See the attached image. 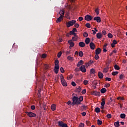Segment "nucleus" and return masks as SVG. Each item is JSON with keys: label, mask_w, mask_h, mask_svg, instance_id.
Wrapping results in <instances>:
<instances>
[{"label": "nucleus", "mask_w": 127, "mask_h": 127, "mask_svg": "<svg viewBox=\"0 0 127 127\" xmlns=\"http://www.w3.org/2000/svg\"><path fill=\"white\" fill-rule=\"evenodd\" d=\"M72 103H71V105L72 106H74V105H80L81 104V102L79 101V98L74 96L72 98Z\"/></svg>", "instance_id": "nucleus-1"}, {"label": "nucleus", "mask_w": 127, "mask_h": 127, "mask_svg": "<svg viewBox=\"0 0 127 127\" xmlns=\"http://www.w3.org/2000/svg\"><path fill=\"white\" fill-rule=\"evenodd\" d=\"M76 21L75 20H72L71 21H69L66 23L67 27H70V26H73L75 23H76Z\"/></svg>", "instance_id": "nucleus-2"}, {"label": "nucleus", "mask_w": 127, "mask_h": 127, "mask_svg": "<svg viewBox=\"0 0 127 127\" xmlns=\"http://www.w3.org/2000/svg\"><path fill=\"white\" fill-rule=\"evenodd\" d=\"M26 114L28 117H29V118H34V117L36 116V114L31 112H26Z\"/></svg>", "instance_id": "nucleus-3"}, {"label": "nucleus", "mask_w": 127, "mask_h": 127, "mask_svg": "<svg viewBox=\"0 0 127 127\" xmlns=\"http://www.w3.org/2000/svg\"><path fill=\"white\" fill-rule=\"evenodd\" d=\"M58 125L60 127H68V125L62 121H59L58 122Z\"/></svg>", "instance_id": "nucleus-4"}, {"label": "nucleus", "mask_w": 127, "mask_h": 127, "mask_svg": "<svg viewBox=\"0 0 127 127\" xmlns=\"http://www.w3.org/2000/svg\"><path fill=\"white\" fill-rule=\"evenodd\" d=\"M84 19L85 20H86V21H90L93 19V16L89 15H87L85 16Z\"/></svg>", "instance_id": "nucleus-5"}, {"label": "nucleus", "mask_w": 127, "mask_h": 127, "mask_svg": "<svg viewBox=\"0 0 127 127\" xmlns=\"http://www.w3.org/2000/svg\"><path fill=\"white\" fill-rule=\"evenodd\" d=\"M92 94L93 95V96H96L97 97H100V96H101L100 91H94Z\"/></svg>", "instance_id": "nucleus-6"}, {"label": "nucleus", "mask_w": 127, "mask_h": 127, "mask_svg": "<svg viewBox=\"0 0 127 127\" xmlns=\"http://www.w3.org/2000/svg\"><path fill=\"white\" fill-rule=\"evenodd\" d=\"M89 46L90 49L92 50H94L95 49V48H96V45H95V44L93 42H91L89 44Z\"/></svg>", "instance_id": "nucleus-7"}, {"label": "nucleus", "mask_w": 127, "mask_h": 127, "mask_svg": "<svg viewBox=\"0 0 127 127\" xmlns=\"http://www.w3.org/2000/svg\"><path fill=\"white\" fill-rule=\"evenodd\" d=\"M62 84L63 86H64V87H67V86H68L67 82H66V80H65L64 79H62Z\"/></svg>", "instance_id": "nucleus-8"}, {"label": "nucleus", "mask_w": 127, "mask_h": 127, "mask_svg": "<svg viewBox=\"0 0 127 127\" xmlns=\"http://www.w3.org/2000/svg\"><path fill=\"white\" fill-rule=\"evenodd\" d=\"M93 20L97 21V22L100 23L101 22V17H100V16L95 17L93 18Z\"/></svg>", "instance_id": "nucleus-9"}, {"label": "nucleus", "mask_w": 127, "mask_h": 127, "mask_svg": "<svg viewBox=\"0 0 127 127\" xmlns=\"http://www.w3.org/2000/svg\"><path fill=\"white\" fill-rule=\"evenodd\" d=\"M68 43L69 44V48L71 49V47H73L74 45H75V44H74V42H72V40H69L68 41Z\"/></svg>", "instance_id": "nucleus-10"}, {"label": "nucleus", "mask_w": 127, "mask_h": 127, "mask_svg": "<svg viewBox=\"0 0 127 127\" xmlns=\"http://www.w3.org/2000/svg\"><path fill=\"white\" fill-rule=\"evenodd\" d=\"M64 18V16H60L59 18H57V20L56 22L58 23V22H61L62 20H63V19Z\"/></svg>", "instance_id": "nucleus-11"}, {"label": "nucleus", "mask_w": 127, "mask_h": 127, "mask_svg": "<svg viewBox=\"0 0 127 127\" xmlns=\"http://www.w3.org/2000/svg\"><path fill=\"white\" fill-rule=\"evenodd\" d=\"M102 51V50H101V48H98L96 50H95V54L96 55H99L100 53H101Z\"/></svg>", "instance_id": "nucleus-12"}, {"label": "nucleus", "mask_w": 127, "mask_h": 127, "mask_svg": "<svg viewBox=\"0 0 127 127\" xmlns=\"http://www.w3.org/2000/svg\"><path fill=\"white\" fill-rule=\"evenodd\" d=\"M80 71L81 72H85L87 71V69H86V68L85 67V66L84 65H82L80 67Z\"/></svg>", "instance_id": "nucleus-13"}, {"label": "nucleus", "mask_w": 127, "mask_h": 127, "mask_svg": "<svg viewBox=\"0 0 127 127\" xmlns=\"http://www.w3.org/2000/svg\"><path fill=\"white\" fill-rule=\"evenodd\" d=\"M96 37L97 38H98V39H101V38H102V37H103V36L102 35V33H98L96 34Z\"/></svg>", "instance_id": "nucleus-14"}, {"label": "nucleus", "mask_w": 127, "mask_h": 127, "mask_svg": "<svg viewBox=\"0 0 127 127\" xmlns=\"http://www.w3.org/2000/svg\"><path fill=\"white\" fill-rule=\"evenodd\" d=\"M84 64V62L83 60H80L77 64V67H80L81 65H83Z\"/></svg>", "instance_id": "nucleus-15"}, {"label": "nucleus", "mask_w": 127, "mask_h": 127, "mask_svg": "<svg viewBox=\"0 0 127 127\" xmlns=\"http://www.w3.org/2000/svg\"><path fill=\"white\" fill-rule=\"evenodd\" d=\"M98 77H99V79H103V78L104 77V74H103V73H102L101 72H98Z\"/></svg>", "instance_id": "nucleus-16"}, {"label": "nucleus", "mask_w": 127, "mask_h": 127, "mask_svg": "<svg viewBox=\"0 0 127 127\" xmlns=\"http://www.w3.org/2000/svg\"><path fill=\"white\" fill-rule=\"evenodd\" d=\"M79 46H80V47H85V43H84V42H80L78 44Z\"/></svg>", "instance_id": "nucleus-17"}, {"label": "nucleus", "mask_w": 127, "mask_h": 127, "mask_svg": "<svg viewBox=\"0 0 127 127\" xmlns=\"http://www.w3.org/2000/svg\"><path fill=\"white\" fill-rule=\"evenodd\" d=\"M72 41H77L78 40V36L77 35H74V36L72 38Z\"/></svg>", "instance_id": "nucleus-18"}, {"label": "nucleus", "mask_w": 127, "mask_h": 127, "mask_svg": "<svg viewBox=\"0 0 127 127\" xmlns=\"http://www.w3.org/2000/svg\"><path fill=\"white\" fill-rule=\"evenodd\" d=\"M64 13H65V12L64 10H61L60 11L59 14L60 16H64Z\"/></svg>", "instance_id": "nucleus-19"}, {"label": "nucleus", "mask_w": 127, "mask_h": 127, "mask_svg": "<svg viewBox=\"0 0 127 127\" xmlns=\"http://www.w3.org/2000/svg\"><path fill=\"white\" fill-rule=\"evenodd\" d=\"M91 40H90V38H86L85 40V42L86 43V44H89V43H90V41Z\"/></svg>", "instance_id": "nucleus-20"}, {"label": "nucleus", "mask_w": 127, "mask_h": 127, "mask_svg": "<svg viewBox=\"0 0 127 127\" xmlns=\"http://www.w3.org/2000/svg\"><path fill=\"white\" fill-rule=\"evenodd\" d=\"M100 92L102 94H105L107 92V89L105 88H103L101 89Z\"/></svg>", "instance_id": "nucleus-21"}, {"label": "nucleus", "mask_w": 127, "mask_h": 127, "mask_svg": "<svg viewBox=\"0 0 127 127\" xmlns=\"http://www.w3.org/2000/svg\"><path fill=\"white\" fill-rule=\"evenodd\" d=\"M51 109L52 111H55L56 110V105L55 104H52Z\"/></svg>", "instance_id": "nucleus-22"}, {"label": "nucleus", "mask_w": 127, "mask_h": 127, "mask_svg": "<svg viewBox=\"0 0 127 127\" xmlns=\"http://www.w3.org/2000/svg\"><path fill=\"white\" fill-rule=\"evenodd\" d=\"M114 126L115 127H120V122L117 121L114 123Z\"/></svg>", "instance_id": "nucleus-23"}, {"label": "nucleus", "mask_w": 127, "mask_h": 127, "mask_svg": "<svg viewBox=\"0 0 127 127\" xmlns=\"http://www.w3.org/2000/svg\"><path fill=\"white\" fill-rule=\"evenodd\" d=\"M102 101L101 103V106H105V105L106 104V102L105 101V98H102Z\"/></svg>", "instance_id": "nucleus-24"}, {"label": "nucleus", "mask_w": 127, "mask_h": 127, "mask_svg": "<svg viewBox=\"0 0 127 127\" xmlns=\"http://www.w3.org/2000/svg\"><path fill=\"white\" fill-rule=\"evenodd\" d=\"M95 11L97 14V15H99V13H100V11L99 10V8H96L95 9Z\"/></svg>", "instance_id": "nucleus-25"}, {"label": "nucleus", "mask_w": 127, "mask_h": 127, "mask_svg": "<svg viewBox=\"0 0 127 127\" xmlns=\"http://www.w3.org/2000/svg\"><path fill=\"white\" fill-rule=\"evenodd\" d=\"M67 59H68V60H69V61H73V60H74L73 57H71L70 56H67Z\"/></svg>", "instance_id": "nucleus-26"}, {"label": "nucleus", "mask_w": 127, "mask_h": 127, "mask_svg": "<svg viewBox=\"0 0 127 127\" xmlns=\"http://www.w3.org/2000/svg\"><path fill=\"white\" fill-rule=\"evenodd\" d=\"M124 78H125V75H124L123 74H120L119 75L120 80H124Z\"/></svg>", "instance_id": "nucleus-27"}, {"label": "nucleus", "mask_w": 127, "mask_h": 127, "mask_svg": "<svg viewBox=\"0 0 127 127\" xmlns=\"http://www.w3.org/2000/svg\"><path fill=\"white\" fill-rule=\"evenodd\" d=\"M83 55H84V53H83V51H80L79 52V56L80 57H83Z\"/></svg>", "instance_id": "nucleus-28"}, {"label": "nucleus", "mask_w": 127, "mask_h": 127, "mask_svg": "<svg viewBox=\"0 0 127 127\" xmlns=\"http://www.w3.org/2000/svg\"><path fill=\"white\" fill-rule=\"evenodd\" d=\"M102 124H103V122L98 119L97 120V125H98L99 126H101V125H102Z\"/></svg>", "instance_id": "nucleus-29"}, {"label": "nucleus", "mask_w": 127, "mask_h": 127, "mask_svg": "<svg viewBox=\"0 0 127 127\" xmlns=\"http://www.w3.org/2000/svg\"><path fill=\"white\" fill-rule=\"evenodd\" d=\"M120 118L121 119H125L126 118V114H121L120 115Z\"/></svg>", "instance_id": "nucleus-30"}, {"label": "nucleus", "mask_w": 127, "mask_h": 127, "mask_svg": "<svg viewBox=\"0 0 127 127\" xmlns=\"http://www.w3.org/2000/svg\"><path fill=\"white\" fill-rule=\"evenodd\" d=\"M95 112L96 113H100V112H101V109H100V108L97 107L95 108Z\"/></svg>", "instance_id": "nucleus-31"}, {"label": "nucleus", "mask_w": 127, "mask_h": 127, "mask_svg": "<svg viewBox=\"0 0 127 127\" xmlns=\"http://www.w3.org/2000/svg\"><path fill=\"white\" fill-rule=\"evenodd\" d=\"M118 74H119V71H113L112 73L113 76H116V75H118Z\"/></svg>", "instance_id": "nucleus-32"}, {"label": "nucleus", "mask_w": 127, "mask_h": 127, "mask_svg": "<svg viewBox=\"0 0 127 127\" xmlns=\"http://www.w3.org/2000/svg\"><path fill=\"white\" fill-rule=\"evenodd\" d=\"M89 34H88V33L85 32L83 33V36H84V37H88Z\"/></svg>", "instance_id": "nucleus-33"}, {"label": "nucleus", "mask_w": 127, "mask_h": 127, "mask_svg": "<svg viewBox=\"0 0 127 127\" xmlns=\"http://www.w3.org/2000/svg\"><path fill=\"white\" fill-rule=\"evenodd\" d=\"M94 63V61H90L88 63V66H91V65H92V64H93Z\"/></svg>", "instance_id": "nucleus-34"}, {"label": "nucleus", "mask_w": 127, "mask_h": 127, "mask_svg": "<svg viewBox=\"0 0 127 127\" xmlns=\"http://www.w3.org/2000/svg\"><path fill=\"white\" fill-rule=\"evenodd\" d=\"M81 91H82V88H81V87L79 86L78 88L76 89V91L78 92V93H80Z\"/></svg>", "instance_id": "nucleus-35"}, {"label": "nucleus", "mask_w": 127, "mask_h": 127, "mask_svg": "<svg viewBox=\"0 0 127 127\" xmlns=\"http://www.w3.org/2000/svg\"><path fill=\"white\" fill-rule=\"evenodd\" d=\"M77 35L76 33H75V32L74 31H73L72 30V31H70V35Z\"/></svg>", "instance_id": "nucleus-36"}, {"label": "nucleus", "mask_w": 127, "mask_h": 127, "mask_svg": "<svg viewBox=\"0 0 127 127\" xmlns=\"http://www.w3.org/2000/svg\"><path fill=\"white\" fill-rule=\"evenodd\" d=\"M85 26L87 27V28H91V24L89 23H86Z\"/></svg>", "instance_id": "nucleus-37"}, {"label": "nucleus", "mask_w": 127, "mask_h": 127, "mask_svg": "<svg viewBox=\"0 0 127 127\" xmlns=\"http://www.w3.org/2000/svg\"><path fill=\"white\" fill-rule=\"evenodd\" d=\"M90 73H91V74H95L96 73V71H95V69L94 68H92L90 70Z\"/></svg>", "instance_id": "nucleus-38"}, {"label": "nucleus", "mask_w": 127, "mask_h": 127, "mask_svg": "<svg viewBox=\"0 0 127 127\" xmlns=\"http://www.w3.org/2000/svg\"><path fill=\"white\" fill-rule=\"evenodd\" d=\"M114 68H115V70H119L120 69V66H119V65L116 64V65H114Z\"/></svg>", "instance_id": "nucleus-39"}, {"label": "nucleus", "mask_w": 127, "mask_h": 127, "mask_svg": "<svg viewBox=\"0 0 127 127\" xmlns=\"http://www.w3.org/2000/svg\"><path fill=\"white\" fill-rule=\"evenodd\" d=\"M55 64L59 65V61L58 60H56L55 61Z\"/></svg>", "instance_id": "nucleus-40"}, {"label": "nucleus", "mask_w": 127, "mask_h": 127, "mask_svg": "<svg viewBox=\"0 0 127 127\" xmlns=\"http://www.w3.org/2000/svg\"><path fill=\"white\" fill-rule=\"evenodd\" d=\"M73 78V75L70 74L69 75L68 77H67V79L68 80H71V79H72Z\"/></svg>", "instance_id": "nucleus-41"}, {"label": "nucleus", "mask_w": 127, "mask_h": 127, "mask_svg": "<svg viewBox=\"0 0 127 127\" xmlns=\"http://www.w3.org/2000/svg\"><path fill=\"white\" fill-rule=\"evenodd\" d=\"M62 55V52H59V53L58 54V58H60V57H61Z\"/></svg>", "instance_id": "nucleus-42"}, {"label": "nucleus", "mask_w": 127, "mask_h": 127, "mask_svg": "<svg viewBox=\"0 0 127 127\" xmlns=\"http://www.w3.org/2000/svg\"><path fill=\"white\" fill-rule=\"evenodd\" d=\"M117 100H121L122 101H124L125 98H124V97H119L117 98Z\"/></svg>", "instance_id": "nucleus-43"}, {"label": "nucleus", "mask_w": 127, "mask_h": 127, "mask_svg": "<svg viewBox=\"0 0 127 127\" xmlns=\"http://www.w3.org/2000/svg\"><path fill=\"white\" fill-rule=\"evenodd\" d=\"M78 100H79V102H82L83 101V97L82 96H80L79 98H78Z\"/></svg>", "instance_id": "nucleus-44"}, {"label": "nucleus", "mask_w": 127, "mask_h": 127, "mask_svg": "<svg viewBox=\"0 0 127 127\" xmlns=\"http://www.w3.org/2000/svg\"><path fill=\"white\" fill-rule=\"evenodd\" d=\"M59 65H55V69L59 70Z\"/></svg>", "instance_id": "nucleus-45"}, {"label": "nucleus", "mask_w": 127, "mask_h": 127, "mask_svg": "<svg viewBox=\"0 0 127 127\" xmlns=\"http://www.w3.org/2000/svg\"><path fill=\"white\" fill-rule=\"evenodd\" d=\"M85 127V124L84 123H80L79 125V127Z\"/></svg>", "instance_id": "nucleus-46"}, {"label": "nucleus", "mask_w": 127, "mask_h": 127, "mask_svg": "<svg viewBox=\"0 0 127 127\" xmlns=\"http://www.w3.org/2000/svg\"><path fill=\"white\" fill-rule=\"evenodd\" d=\"M88 83V81L87 80H84L83 81L84 85H87Z\"/></svg>", "instance_id": "nucleus-47"}, {"label": "nucleus", "mask_w": 127, "mask_h": 127, "mask_svg": "<svg viewBox=\"0 0 127 127\" xmlns=\"http://www.w3.org/2000/svg\"><path fill=\"white\" fill-rule=\"evenodd\" d=\"M105 80L106 81H112V78H110V77H106L105 78Z\"/></svg>", "instance_id": "nucleus-48"}, {"label": "nucleus", "mask_w": 127, "mask_h": 127, "mask_svg": "<svg viewBox=\"0 0 127 127\" xmlns=\"http://www.w3.org/2000/svg\"><path fill=\"white\" fill-rule=\"evenodd\" d=\"M107 118H108V119H111L112 118V115L109 114L107 115Z\"/></svg>", "instance_id": "nucleus-49"}, {"label": "nucleus", "mask_w": 127, "mask_h": 127, "mask_svg": "<svg viewBox=\"0 0 127 127\" xmlns=\"http://www.w3.org/2000/svg\"><path fill=\"white\" fill-rule=\"evenodd\" d=\"M60 71H61V73H64V68L63 67H61L60 68Z\"/></svg>", "instance_id": "nucleus-50"}, {"label": "nucleus", "mask_w": 127, "mask_h": 127, "mask_svg": "<svg viewBox=\"0 0 127 127\" xmlns=\"http://www.w3.org/2000/svg\"><path fill=\"white\" fill-rule=\"evenodd\" d=\"M118 43V42H117V40H114L112 43V44H114L115 45H116V44H117Z\"/></svg>", "instance_id": "nucleus-51"}, {"label": "nucleus", "mask_w": 127, "mask_h": 127, "mask_svg": "<svg viewBox=\"0 0 127 127\" xmlns=\"http://www.w3.org/2000/svg\"><path fill=\"white\" fill-rule=\"evenodd\" d=\"M108 36L109 38H112L113 37V35L111 33H109Z\"/></svg>", "instance_id": "nucleus-52"}, {"label": "nucleus", "mask_w": 127, "mask_h": 127, "mask_svg": "<svg viewBox=\"0 0 127 127\" xmlns=\"http://www.w3.org/2000/svg\"><path fill=\"white\" fill-rule=\"evenodd\" d=\"M94 58L96 60H98V59H99V56L98 55H96L94 57Z\"/></svg>", "instance_id": "nucleus-53"}, {"label": "nucleus", "mask_w": 127, "mask_h": 127, "mask_svg": "<svg viewBox=\"0 0 127 127\" xmlns=\"http://www.w3.org/2000/svg\"><path fill=\"white\" fill-rule=\"evenodd\" d=\"M80 25L78 23H76L74 24V27H76V28H78Z\"/></svg>", "instance_id": "nucleus-54"}, {"label": "nucleus", "mask_w": 127, "mask_h": 127, "mask_svg": "<svg viewBox=\"0 0 127 127\" xmlns=\"http://www.w3.org/2000/svg\"><path fill=\"white\" fill-rule=\"evenodd\" d=\"M71 85H72V86H73V87H75V86H76V83H75V82H74V81H72V82H71Z\"/></svg>", "instance_id": "nucleus-55"}, {"label": "nucleus", "mask_w": 127, "mask_h": 127, "mask_svg": "<svg viewBox=\"0 0 127 127\" xmlns=\"http://www.w3.org/2000/svg\"><path fill=\"white\" fill-rule=\"evenodd\" d=\"M84 19V18H83V17H79L78 18V20H79V21H82V20H83Z\"/></svg>", "instance_id": "nucleus-56"}, {"label": "nucleus", "mask_w": 127, "mask_h": 127, "mask_svg": "<svg viewBox=\"0 0 127 127\" xmlns=\"http://www.w3.org/2000/svg\"><path fill=\"white\" fill-rule=\"evenodd\" d=\"M103 72H104V73H107V72H108V68H105L104 69V70H103Z\"/></svg>", "instance_id": "nucleus-57"}, {"label": "nucleus", "mask_w": 127, "mask_h": 127, "mask_svg": "<svg viewBox=\"0 0 127 127\" xmlns=\"http://www.w3.org/2000/svg\"><path fill=\"white\" fill-rule=\"evenodd\" d=\"M59 71V69H54V72L56 73V74H58V72Z\"/></svg>", "instance_id": "nucleus-58"}, {"label": "nucleus", "mask_w": 127, "mask_h": 127, "mask_svg": "<svg viewBox=\"0 0 127 127\" xmlns=\"http://www.w3.org/2000/svg\"><path fill=\"white\" fill-rule=\"evenodd\" d=\"M31 110H35V106L32 105L31 106Z\"/></svg>", "instance_id": "nucleus-59"}, {"label": "nucleus", "mask_w": 127, "mask_h": 127, "mask_svg": "<svg viewBox=\"0 0 127 127\" xmlns=\"http://www.w3.org/2000/svg\"><path fill=\"white\" fill-rule=\"evenodd\" d=\"M87 92V90L86 89H83L82 91V94H86Z\"/></svg>", "instance_id": "nucleus-60"}, {"label": "nucleus", "mask_w": 127, "mask_h": 127, "mask_svg": "<svg viewBox=\"0 0 127 127\" xmlns=\"http://www.w3.org/2000/svg\"><path fill=\"white\" fill-rule=\"evenodd\" d=\"M42 58H46V54H43L42 55Z\"/></svg>", "instance_id": "nucleus-61"}, {"label": "nucleus", "mask_w": 127, "mask_h": 127, "mask_svg": "<svg viewBox=\"0 0 127 127\" xmlns=\"http://www.w3.org/2000/svg\"><path fill=\"white\" fill-rule=\"evenodd\" d=\"M86 114L87 113L86 112H82L81 113V115H82V116H83V117H85V116H86Z\"/></svg>", "instance_id": "nucleus-62"}, {"label": "nucleus", "mask_w": 127, "mask_h": 127, "mask_svg": "<svg viewBox=\"0 0 127 127\" xmlns=\"http://www.w3.org/2000/svg\"><path fill=\"white\" fill-rule=\"evenodd\" d=\"M102 34H104V35H106L107 34V32H106V31L105 30L102 31Z\"/></svg>", "instance_id": "nucleus-63"}, {"label": "nucleus", "mask_w": 127, "mask_h": 127, "mask_svg": "<svg viewBox=\"0 0 127 127\" xmlns=\"http://www.w3.org/2000/svg\"><path fill=\"white\" fill-rule=\"evenodd\" d=\"M86 124L87 126H90V121H86Z\"/></svg>", "instance_id": "nucleus-64"}]
</instances>
